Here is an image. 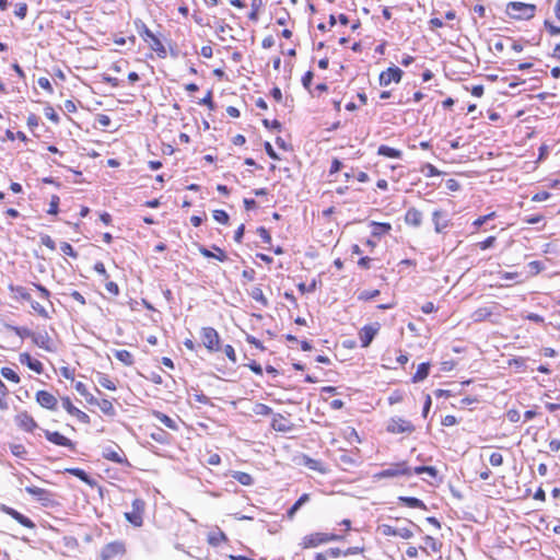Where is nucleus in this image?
I'll use <instances>...</instances> for the list:
<instances>
[{
	"instance_id": "46",
	"label": "nucleus",
	"mask_w": 560,
	"mask_h": 560,
	"mask_svg": "<svg viewBox=\"0 0 560 560\" xmlns=\"http://www.w3.org/2000/svg\"><path fill=\"white\" fill-rule=\"evenodd\" d=\"M253 411L256 415L264 417L270 416L272 413V409L269 406L260 402L255 405Z\"/></svg>"
},
{
	"instance_id": "25",
	"label": "nucleus",
	"mask_w": 560,
	"mask_h": 560,
	"mask_svg": "<svg viewBox=\"0 0 560 560\" xmlns=\"http://www.w3.org/2000/svg\"><path fill=\"white\" fill-rule=\"evenodd\" d=\"M310 501V494L304 493L302 494L295 503L288 510L287 516L288 518L292 520L295 515V513L303 506L305 503Z\"/></svg>"
},
{
	"instance_id": "56",
	"label": "nucleus",
	"mask_w": 560,
	"mask_h": 560,
	"mask_svg": "<svg viewBox=\"0 0 560 560\" xmlns=\"http://www.w3.org/2000/svg\"><path fill=\"white\" fill-rule=\"evenodd\" d=\"M378 294H380L378 290H372V291L364 290L359 294L358 299L361 301H369V300L376 298Z\"/></svg>"
},
{
	"instance_id": "38",
	"label": "nucleus",
	"mask_w": 560,
	"mask_h": 560,
	"mask_svg": "<svg viewBox=\"0 0 560 560\" xmlns=\"http://www.w3.org/2000/svg\"><path fill=\"white\" fill-rule=\"evenodd\" d=\"M226 540V536L223 532L219 530L215 533H211L208 536V541L212 546H219L222 541Z\"/></svg>"
},
{
	"instance_id": "62",
	"label": "nucleus",
	"mask_w": 560,
	"mask_h": 560,
	"mask_svg": "<svg viewBox=\"0 0 560 560\" xmlns=\"http://www.w3.org/2000/svg\"><path fill=\"white\" fill-rule=\"evenodd\" d=\"M40 243L51 250L56 249L55 241L47 234L40 236Z\"/></svg>"
},
{
	"instance_id": "64",
	"label": "nucleus",
	"mask_w": 560,
	"mask_h": 560,
	"mask_svg": "<svg viewBox=\"0 0 560 560\" xmlns=\"http://www.w3.org/2000/svg\"><path fill=\"white\" fill-rule=\"evenodd\" d=\"M544 25L545 27L548 30V32L550 33V35L555 36V35H560V26H556L553 25L550 21L546 20L544 22Z\"/></svg>"
},
{
	"instance_id": "37",
	"label": "nucleus",
	"mask_w": 560,
	"mask_h": 560,
	"mask_svg": "<svg viewBox=\"0 0 560 560\" xmlns=\"http://www.w3.org/2000/svg\"><path fill=\"white\" fill-rule=\"evenodd\" d=\"M412 472H415L416 475L427 474L431 478L438 477V470L433 466H418L412 470Z\"/></svg>"
},
{
	"instance_id": "22",
	"label": "nucleus",
	"mask_w": 560,
	"mask_h": 560,
	"mask_svg": "<svg viewBox=\"0 0 560 560\" xmlns=\"http://www.w3.org/2000/svg\"><path fill=\"white\" fill-rule=\"evenodd\" d=\"M405 222L415 228L420 226L422 223V212L416 208L408 209L405 214Z\"/></svg>"
},
{
	"instance_id": "21",
	"label": "nucleus",
	"mask_w": 560,
	"mask_h": 560,
	"mask_svg": "<svg viewBox=\"0 0 560 560\" xmlns=\"http://www.w3.org/2000/svg\"><path fill=\"white\" fill-rule=\"evenodd\" d=\"M9 291L11 293V296L18 301H31V293L28 290L22 285H9Z\"/></svg>"
},
{
	"instance_id": "55",
	"label": "nucleus",
	"mask_w": 560,
	"mask_h": 560,
	"mask_svg": "<svg viewBox=\"0 0 560 560\" xmlns=\"http://www.w3.org/2000/svg\"><path fill=\"white\" fill-rule=\"evenodd\" d=\"M14 14L21 20L25 19L27 14V4L25 2L18 3L15 5Z\"/></svg>"
},
{
	"instance_id": "24",
	"label": "nucleus",
	"mask_w": 560,
	"mask_h": 560,
	"mask_svg": "<svg viewBox=\"0 0 560 560\" xmlns=\"http://www.w3.org/2000/svg\"><path fill=\"white\" fill-rule=\"evenodd\" d=\"M424 544H425V547H420V549L422 551H424L425 553L429 555V551L428 549H430L432 552L436 553V552H440L441 551V548H442V542L439 541L438 539H435L434 537L432 536H429L427 535L424 538Z\"/></svg>"
},
{
	"instance_id": "1",
	"label": "nucleus",
	"mask_w": 560,
	"mask_h": 560,
	"mask_svg": "<svg viewBox=\"0 0 560 560\" xmlns=\"http://www.w3.org/2000/svg\"><path fill=\"white\" fill-rule=\"evenodd\" d=\"M135 26L143 40L149 43L150 48L154 50L159 57L164 58L166 56L165 47L163 46L162 42L148 28L145 23L141 20H136Z\"/></svg>"
},
{
	"instance_id": "60",
	"label": "nucleus",
	"mask_w": 560,
	"mask_h": 560,
	"mask_svg": "<svg viewBox=\"0 0 560 560\" xmlns=\"http://www.w3.org/2000/svg\"><path fill=\"white\" fill-rule=\"evenodd\" d=\"M489 462L492 466L499 467L503 465V456L502 454L494 452L490 455Z\"/></svg>"
},
{
	"instance_id": "27",
	"label": "nucleus",
	"mask_w": 560,
	"mask_h": 560,
	"mask_svg": "<svg viewBox=\"0 0 560 560\" xmlns=\"http://www.w3.org/2000/svg\"><path fill=\"white\" fill-rule=\"evenodd\" d=\"M399 501L411 509L427 510V505L424 504V502L415 497H399Z\"/></svg>"
},
{
	"instance_id": "42",
	"label": "nucleus",
	"mask_w": 560,
	"mask_h": 560,
	"mask_svg": "<svg viewBox=\"0 0 560 560\" xmlns=\"http://www.w3.org/2000/svg\"><path fill=\"white\" fill-rule=\"evenodd\" d=\"M150 436L158 443H161V444H164L167 442V438H168V434L160 429V428H156L151 434Z\"/></svg>"
},
{
	"instance_id": "39",
	"label": "nucleus",
	"mask_w": 560,
	"mask_h": 560,
	"mask_svg": "<svg viewBox=\"0 0 560 560\" xmlns=\"http://www.w3.org/2000/svg\"><path fill=\"white\" fill-rule=\"evenodd\" d=\"M250 296L256 301V302H259L262 306H267L268 305V300L267 298L265 296L262 290L258 287L256 288H253L252 292H250Z\"/></svg>"
},
{
	"instance_id": "31",
	"label": "nucleus",
	"mask_w": 560,
	"mask_h": 560,
	"mask_svg": "<svg viewBox=\"0 0 560 560\" xmlns=\"http://www.w3.org/2000/svg\"><path fill=\"white\" fill-rule=\"evenodd\" d=\"M115 358L122 362L125 365H132L133 364V355L128 350H116L114 352Z\"/></svg>"
},
{
	"instance_id": "3",
	"label": "nucleus",
	"mask_w": 560,
	"mask_h": 560,
	"mask_svg": "<svg viewBox=\"0 0 560 560\" xmlns=\"http://www.w3.org/2000/svg\"><path fill=\"white\" fill-rule=\"evenodd\" d=\"M343 537L337 534L313 533L303 537L301 546L304 549L315 548L319 545L341 540Z\"/></svg>"
},
{
	"instance_id": "36",
	"label": "nucleus",
	"mask_w": 560,
	"mask_h": 560,
	"mask_svg": "<svg viewBox=\"0 0 560 560\" xmlns=\"http://www.w3.org/2000/svg\"><path fill=\"white\" fill-rule=\"evenodd\" d=\"M262 5H264L262 0H250L252 11L248 14V19L252 20V21H257L258 20V12L262 8Z\"/></svg>"
},
{
	"instance_id": "13",
	"label": "nucleus",
	"mask_w": 560,
	"mask_h": 560,
	"mask_svg": "<svg viewBox=\"0 0 560 560\" xmlns=\"http://www.w3.org/2000/svg\"><path fill=\"white\" fill-rule=\"evenodd\" d=\"M61 402L62 407L67 410L68 413L75 417L82 423H90V417L73 406L69 397H62Z\"/></svg>"
},
{
	"instance_id": "8",
	"label": "nucleus",
	"mask_w": 560,
	"mask_h": 560,
	"mask_svg": "<svg viewBox=\"0 0 560 560\" xmlns=\"http://www.w3.org/2000/svg\"><path fill=\"white\" fill-rule=\"evenodd\" d=\"M380 530L384 536H398L402 539H410L413 537V530L408 526L395 527L388 524L380 526Z\"/></svg>"
},
{
	"instance_id": "47",
	"label": "nucleus",
	"mask_w": 560,
	"mask_h": 560,
	"mask_svg": "<svg viewBox=\"0 0 560 560\" xmlns=\"http://www.w3.org/2000/svg\"><path fill=\"white\" fill-rule=\"evenodd\" d=\"M495 218V212H491L489 214H486V215H482V217H479L477 218L474 222H472V226L478 230L479 228H481L485 223H487L488 221L492 220Z\"/></svg>"
},
{
	"instance_id": "23",
	"label": "nucleus",
	"mask_w": 560,
	"mask_h": 560,
	"mask_svg": "<svg viewBox=\"0 0 560 560\" xmlns=\"http://www.w3.org/2000/svg\"><path fill=\"white\" fill-rule=\"evenodd\" d=\"M103 457L117 464H122L125 460L122 451L119 447H117V450L105 447L103 450Z\"/></svg>"
},
{
	"instance_id": "59",
	"label": "nucleus",
	"mask_w": 560,
	"mask_h": 560,
	"mask_svg": "<svg viewBox=\"0 0 560 560\" xmlns=\"http://www.w3.org/2000/svg\"><path fill=\"white\" fill-rule=\"evenodd\" d=\"M257 234L260 236V238L262 240L264 243H266V244L271 243V235L266 228H264V226L258 228Z\"/></svg>"
},
{
	"instance_id": "6",
	"label": "nucleus",
	"mask_w": 560,
	"mask_h": 560,
	"mask_svg": "<svg viewBox=\"0 0 560 560\" xmlns=\"http://www.w3.org/2000/svg\"><path fill=\"white\" fill-rule=\"evenodd\" d=\"M415 429L409 420L399 417L390 418L386 427V430L393 434L412 433Z\"/></svg>"
},
{
	"instance_id": "12",
	"label": "nucleus",
	"mask_w": 560,
	"mask_h": 560,
	"mask_svg": "<svg viewBox=\"0 0 560 560\" xmlns=\"http://www.w3.org/2000/svg\"><path fill=\"white\" fill-rule=\"evenodd\" d=\"M44 434H45V438L56 444V445H59V446H63V447H69L71 450L74 448V443L68 439L67 436L62 435L61 433L55 431H49V430H44Z\"/></svg>"
},
{
	"instance_id": "30",
	"label": "nucleus",
	"mask_w": 560,
	"mask_h": 560,
	"mask_svg": "<svg viewBox=\"0 0 560 560\" xmlns=\"http://www.w3.org/2000/svg\"><path fill=\"white\" fill-rule=\"evenodd\" d=\"M377 153L380 155L392 158V159H399L401 156V151L390 148L388 145L382 144L378 147Z\"/></svg>"
},
{
	"instance_id": "17",
	"label": "nucleus",
	"mask_w": 560,
	"mask_h": 560,
	"mask_svg": "<svg viewBox=\"0 0 560 560\" xmlns=\"http://www.w3.org/2000/svg\"><path fill=\"white\" fill-rule=\"evenodd\" d=\"M32 341L39 348L48 351V352H54L55 351V347L52 345V340L50 338V336L48 335V332L44 331V332H34L33 335V338H32Z\"/></svg>"
},
{
	"instance_id": "16",
	"label": "nucleus",
	"mask_w": 560,
	"mask_h": 560,
	"mask_svg": "<svg viewBox=\"0 0 560 560\" xmlns=\"http://www.w3.org/2000/svg\"><path fill=\"white\" fill-rule=\"evenodd\" d=\"M0 509L3 513H5L7 515H10L12 518H14L16 522H19L22 526L27 527V528L35 527V524L28 517L24 516L16 510H14L8 505H4V504H2Z\"/></svg>"
},
{
	"instance_id": "43",
	"label": "nucleus",
	"mask_w": 560,
	"mask_h": 560,
	"mask_svg": "<svg viewBox=\"0 0 560 560\" xmlns=\"http://www.w3.org/2000/svg\"><path fill=\"white\" fill-rule=\"evenodd\" d=\"M373 226H374V230H373V235L374 236H380L384 233H387L390 231L392 226L389 223H377V222H373Z\"/></svg>"
},
{
	"instance_id": "53",
	"label": "nucleus",
	"mask_w": 560,
	"mask_h": 560,
	"mask_svg": "<svg viewBox=\"0 0 560 560\" xmlns=\"http://www.w3.org/2000/svg\"><path fill=\"white\" fill-rule=\"evenodd\" d=\"M213 219L222 224H228L229 222V214L224 210H214L213 211Z\"/></svg>"
},
{
	"instance_id": "41",
	"label": "nucleus",
	"mask_w": 560,
	"mask_h": 560,
	"mask_svg": "<svg viewBox=\"0 0 560 560\" xmlns=\"http://www.w3.org/2000/svg\"><path fill=\"white\" fill-rule=\"evenodd\" d=\"M67 472L78 477L80 480L84 481L88 485L92 483V480H91L90 476L83 469H80V468H69V469H67Z\"/></svg>"
},
{
	"instance_id": "52",
	"label": "nucleus",
	"mask_w": 560,
	"mask_h": 560,
	"mask_svg": "<svg viewBox=\"0 0 560 560\" xmlns=\"http://www.w3.org/2000/svg\"><path fill=\"white\" fill-rule=\"evenodd\" d=\"M421 172L424 173V175L427 177L438 176L441 174V172L434 165H432L430 163L425 164L422 167Z\"/></svg>"
},
{
	"instance_id": "14",
	"label": "nucleus",
	"mask_w": 560,
	"mask_h": 560,
	"mask_svg": "<svg viewBox=\"0 0 560 560\" xmlns=\"http://www.w3.org/2000/svg\"><path fill=\"white\" fill-rule=\"evenodd\" d=\"M36 401L46 409L55 410L57 408V398L47 390H38L36 393Z\"/></svg>"
},
{
	"instance_id": "15",
	"label": "nucleus",
	"mask_w": 560,
	"mask_h": 560,
	"mask_svg": "<svg viewBox=\"0 0 560 560\" xmlns=\"http://www.w3.org/2000/svg\"><path fill=\"white\" fill-rule=\"evenodd\" d=\"M15 423L26 432H33V430L37 428L36 421L26 411L20 412L15 416Z\"/></svg>"
},
{
	"instance_id": "51",
	"label": "nucleus",
	"mask_w": 560,
	"mask_h": 560,
	"mask_svg": "<svg viewBox=\"0 0 560 560\" xmlns=\"http://www.w3.org/2000/svg\"><path fill=\"white\" fill-rule=\"evenodd\" d=\"M60 250L62 252V254H65L67 256H70V257H73V258L78 257V254L74 250V248L71 246V244H69L67 242H62L60 244Z\"/></svg>"
},
{
	"instance_id": "50",
	"label": "nucleus",
	"mask_w": 560,
	"mask_h": 560,
	"mask_svg": "<svg viewBox=\"0 0 560 560\" xmlns=\"http://www.w3.org/2000/svg\"><path fill=\"white\" fill-rule=\"evenodd\" d=\"M98 384L106 388V389H109V390H115L116 389V385L115 383L106 375H101L98 377Z\"/></svg>"
},
{
	"instance_id": "28",
	"label": "nucleus",
	"mask_w": 560,
	"mask_h": 560,
	"mask_svg": "<svg viewBox=\"0 0 560 560\" xmlns=\"http://www.w3.org/2000/svg\"><path fill=\"white\" fill-rule=\"evenodd\" d=\"M25 491L31 495L35 497L39 501H46L49 499V492L43 488L30 486L25 488Z\"/></svg>"
},
{
	"instance_id": "57",
	"label": "nucleus",
	"mask_w": 560,
	"mask_h": 560,
	"mask_svg": "<svg viewBox=\"0 0 560 560\" xmlns=\"http://www.w3.org/2000/svg\"><path fill=\"white\" fill-rule=\"evenodd\" d=\"M289 20H290L289 12L285 9H280L279 13L277 15V24L285 25Z\"/></svg>"
},
{
	"instance_id": "35",
	"label": "nucleus",
	"mask_w": 560,
	"mask_h": 560,
	"mask_svg": "<svg viewBox=\"0 0 560 560\" xmlns=\"http://www.w3.org/2000/svg\"><path fill=\"white\" fill-rule=\"evenodd\" d=\"M8 329L12 330L14 334H16L20 338H33L34 331L26 327H19L13 325H8Z\"/></svg>"
},
{
	"instance_id": "40",
	"label": "nucleus",
	"mask_w": 560,
	"mask_h": 560,
	"mask_svg": "<svg viewBox=\"0 0 560 560\" xmlns=\"http://www.w3.org/2000/svg\"><path fill=\"white\" fill-rule=\"evenodd\" d=\"M11 453L22 459H27V451L22 444H10Z\"/></svg>"
},
{
	"instance_id": "2",
	"label": "nucleus",
	"mask_w": 560,
	"mask_h": 560,
	"mask_svg": "<svg viewBox=\"0 0 560 560\" xmlns=\"http://www.w3.org/2000/svg\"><path fill=\"white\" fill-rule=\"evenodd\" d=\"M536 5L524 2H509L506 13L514 20H530L535 16Z\"/></svg>"
},
{
	"instance_id": "48",
	"label": "nucleus",
	"mask_w": 560,
	"mask_h": 560,
	"mask_svg": "<svg viewBox=\"0 0 560 560\" xmlns=\"http://www.w3.org/2000/svg\"><path fill=\"white\" fill-rule=\"evenodd\" d=\"M339 462L348 467L357 466L358 462L350 454L342 452L339 456Z\"/></svg>"
},
{
	"instance_id": "34",
	"label": "nucleus",
	"mask_w": 560,
	"mask_h": 560,
	"mask_svg": "<svg viewBox=\"0 0 560 560\" xmlns=\"http://www.w3.org/2000/svg\"><path fill=\"white\" fill-rule=\"evenodd\" d=\"M232 477L243 486H252L254 483L253 477L244 471H234Z\"/></svg>"
},
{
	"instance_id": "49",
	"label": "nucleus",
	"mask_w": 560,
	"mask_h": 560,
	"mask_svg": "<svg viewBox=\"0 0 560 560\" xmlns=\"http://www.w3.org/2000/svg\"><path fill=\"white\" fill-rule=\"evenodd\" d=\"M59 202H60L59 197L57 195H52L50 202H49V208L47 210V213L56 215L59 211Z\"/></svg>"
},
{
	"instance_id": "7",
	"label": "nucleus",
	"mask_w": 560,
	"mask_h": 560,
	"mask_svg": "<svg viewBox=\"0 0 560 560\" xmlns=\"http://www.w3.org/2000/svg\"><path fill=\"white\" fill-rule=\"evenodd\" d=\"M132 510L125 513L126 520L135 526H141L143 523L142 514L144 512L145 503L142 499H135L132 501Z\"/></svg>"
},
{
	"instance_id": "45",
	"label": "nucleus",
	"mask_w": 560,
	"mask_h": 560,
	"mask_svg": "<svg viewBox=\"0 0 560 560\" xmlns=\"http://www.w3.org/2000/svg\"><path fill=\"white\" fill-rule=\"evenodd\" d=\"M304 465L306 467H308L310 469L312 470H316V471H324L323 467H322V463L319 460H316V459H313L308 456H304Z\"/></svg>"
},
{
	"instance_id": "10",
	"label": "nucleus",
	"mask_w": 560,
	"mask_h": 560,
	"mask_svg": "<svg viewBox=\"0 0 560 560\" xmlns=\"http://www.w3.org/2000/svg\"><path fill=\"white\" fill-rule=\"evenodd\" d=\"M126 551L125 545L120 541H113L104 546L101 552L103 560H112L117 556L124 555Z\"/></svg>"
},
{
	"instance_id": "44",
	"label": "nucleus",
	"mask_w": 560,
	"mask_h": 560,
	"mask_svg": "<svg viewBox=\"0 0 560 560\" xmlns=\"http://www.w3.org/2000/svg\"><path fill=\"white\" fill-rule=\"evenodd\" d=\"M1 375L13 383H20V376L10 368H2Z\"/></svg>"
},
{
	"instance_id": "54",
	"label": "nucleus",
	"mask_w": 560,
	"mask_h": 560,
	"mask_svg": "<svg viewBox=\"0 0 560 560\" xmlns=\"http://www.w3.org/2000/svg\"><path fill=\"white\" fill-rule=\"evenodd\" d=\"M31 303V306L32 308L42 317L44 318H48L49 315H48V312L45 310V307H43L38 302L36 301H33L31 299V301H28Z\"/></svg>"
},
{
	"instance_id": "19",
	"label": "nucleus",
	"mask_w": 560,
	"mask_h": 560,
	"mask_svg": "<svg viewBox=\"0 0 560 560\" xmlns=\"http://www.w3.org/2000/svg\"><path fill=\"white\" fill-rule=\"evenodd\" d=\"M19 361H20L21 364H25L32 371H34V372H36L38 374L43 373V371H44L42 362L38 361V360L33 359L31 357V354L27 353V352L20 353Z\"/></svg>"
},
{
	"instance_id": "26",
	"label": "nucleus",
	"mask_w": 560,
	"mask_h": 560,
	"mask_svg": "<svg viewBox=\"0 0 560 560\" xmlns=\"http://www.w3.org/2000/svg\"><path fill=\"white\" fill-rule=\"evenodd\" d=\"M493 314V307H479L471 314V319L474 322H482L489 318Z\"/></svg>"
},
{
	"instance_id": "63",
	"label": "nucleus",
	"mask_w": 560,
	"mask_h": 560,
	"mask_svg": "<svg viewBox=\"0 0 560 560\" xmlns=\"http://www.w3.org/2000/svg\"><path fill=\"white\" fill-rule=\"evenodd\" d=\"M94 270H95L98 275H101V276L104 278V280H108L109 275L107 273V271H106L105 266H104V264H103V262L97 261V262L94 265Z\"/></svg>"
},
{
	"instance_id": "5",
	"label": "nucleus",
	"mask_w": 560,
	"mask_h": 560,
	"mask_svg": "<svg viewBox=\"0 0 560 560\" xmlns=\"http://www.w3.org/2000/svg\"><path fill=\"white\" fill-rule=\"evenodd\" d=\"M201 339L203 346L209 351H219L221 349L220 346V336L218 331L212 327H203L201 329Z\"/></svg>"
},
{
	"instance_id": "33",
	"label": "nucleus",
	"mask_w": 560,
	"mask_h": 560,
	"mask_svg": "<svg viewBox=\"0 0 560 560\" xmlns=\"http://www.w3.org/2000/svg\"><path fill=\"white\" fill-rule=\"evenodd\" d=\"M97 406L101 409V411L106 416L114 417L116 415L115 408L112 401L108 399L98 400Z\"/></svg>"
},
{
	"instance_id": "29",
	"label": "nucleus",
	"mask_w": 560,
	"mask_h": 560,
	"mask_svg": "<svg viewBox=\"0 0 560 560\" xmlns=\"http://www.w3.org/2000/svg\"><path fill=\"white\" fill-rule=\"evenodd\" d=\"M430 364L428 362H423L418 365V369L412 376L413 383L422 382L429 375Z\"/></svg>"
},
{
	"instance_id": "11",
	"label": "nucleus",
	"mask_w": 560,
	"mask_h": 560,
	"mask_svg": "<svg viewBox=\"0 0 560 560\" xmlns=\"http://www.w3.org/2000/svg\"><path fill=\"white\" fill-rule=\"evenodd\" d=\"M380 330V324L375 323L374 325H365L361 328L359 332V338L361 346L366 348L371 345L372 340L376 336Z\"/></svg>"
},
{
	"instance_id": "58",
	"label": "nucleus",
	"mask_w": 560,
	"mask_h": 560,
	"mask_svg": "<svg viewBox=\"0 0 560 560\" xmlns=\"http://www.w3.org/2000/svg\"><path fill=\"white\" fill-rule=\"evenodd\" d=\"M44 113L49 120L54 121L55 124L59 122V116L51 106H46Z\"/></svg>"
},
{
	"instance_id": "20",
	"label": "nucleus",
	"mask_w": 560,
	"mask_h": 560,
	"mask_svg": "<svg viewBox=\"0 0 560 560\" xmlns=\"http://www.w3.org/2000/svg\"><path fill=\"white\" fill-rule=\"evenodd\" d=\"M213 249L215 253L211 252L202 245L199 246V253L206 258H214L219 261H225L228 259V256L222 248L214 245Z\"/></svg>"
},
{
	"instance_id": "61",
	"label": "nucleus",
	"mask_w": 560,
	"mask_h": 560,
	"mask_svg": "<svg viewBox=\"0 0 560 560\" xmlns=\"http://www.w3.org/2000/svg\"><path fill=\"white\" fill-rule=\"evenodd\" d=\"M495 240V236H489L485 241L479 242L477 246L482 250L488 249L494 245Z\"/></svg>"
},
{
	"instance_id": "4",
	"label": "nucleus",
	"mask_w": 560,
	"mask_h": 560,
	"mask_svg": "<svg viewBox=\"0 0 560 560\" xmlns=\"http://www.w3.org/2000/svg\"><path fill=\"white\" fill-rule=\"evenodd\" d=\"M412 469L407 465L406 462H400L390 465L388 468L383 469L382 471L375 475V478H394L398 476H411Z\"/></svg>"
},
{
	"instance_id": "18",
	"label": "nucleus",
	"mask_w": 560,
	"mask_h": 560,
	"mask_svg": "<svg viewBox=\"0 0 560 560\" xmlns=\"http://www.w3.org/2000/svg\"><path fill=\"white\" fill-rule=\"evenodd\" d=\"M432 221L434 223V231L436 233H442L450 224L446 212L442 210L433 211Z\"/></svg>"
},
{
	"instance_id": "32",
	"label": "nucleus",
	"mask_w": 560,
	"mask_h": 560,
	"mask_svg": "<svg viewBox=\"0 0 560 560\" xmlns=\"http://www.w3.org/2000/svg\"><path fill=\"white\" fill-rule=\"evenodd\" d=\"M154 416L166 428L172 429V430H177L176 421L174 419H172L171 417H168L167 415H165L163 412H160V411H156L154 413Z\"/></svg>"
},
{
	"instance_id": "9",
	"label": "nucleus",
	"mask_w": 560,
	"mask_h": 560,
	"mask_svg": "<svg viewBox=\"0 0 560 560\" xmlns=\"http://www.w3.org/2000/svg\"><path fill=\"white\" fill-rule=\"evenodd\" d=\"M402 70L396 66L389 67L385 71H382L378 78L381 86H387L390 82H400L402 78Z\"/></svg>"
}]
</instances>
